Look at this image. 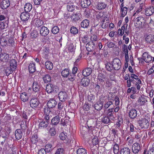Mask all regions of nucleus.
<instances>
[{"mask_svg":"<svg viewBox=\"0 0 154 154\" xmlns=\"http://www.w3.org/2000/svg\"><path fill=\"white\" fill-rule=\"evenodd\" d=\"M145 22L144 17L139 16L137 17L134 21V25L136 28H141L142 27V24Z\"/></svg>","mask_w":154,"mask_h":154,"instance_id":"obj_1","label":"nucleus"},{"mask_svg":"<svg viewBox=\"0 0 154 154\" xmlns=\"http://www.w3.org/2000/svg\"><path fill=\"white\" fill-rule=\"evenodd\" d=\"M97 79L98 82L103 83V82H106V84H108V86L109 87L110 84L109 83V79L106 76L103 74L101 73H99L98 74Z\"/></svg>","mask_w":154,"mask_h":154,"instance_id":"obj_2","label":"nucleus"},{"mask_svg":"<svg viewBox=\"0 0 154 154\" xmlns=\"http://www.w3.org/2000/svg\"><path fill=\"white\" fill-rule=\"evenodd\" d=\"M121 62L120 60L117 58L114 59L112 61V66L113 69L118 70L121 68Z\"/></svg>","mask_w":154,"mask_h":154,"instance_id":"obj_3","label":"nucleus"},{"mask_svg":"<svg viewBox=\"0 0 154 154\" xmlns=\"http://www.w3.org/2000/svg\"><path fill=\"white\" fill-rule=\"evenodd\" d=\"M29 103L30 106L35 109L37 108L40 103V102L37 98L33 97L30 100Z\"/></svg>","mask_w":154,"mask_h":154,"instance_id":"obj_4","label":"nucleus"},{"mask_svg":"<svg viewBox=\"0 0 154 154\" xmlns=\"http://www.w3.org/2000/svg\"><path fill=\"white\" fill-rule=\"evenodd\" d=\"M140 126L142 128H147L149 126V123L148 120L146 119H142L138 121Z\"/></svg>","mask_w":154,"mask_h":154,"instance_id":"obj_5","label":"nucleus"},{"mask_svg":"<svg viewBox=\"0 0 154 154\" xmlns=\"http://www.w3.org/2000/svg\"><path fill=\"white\" fill-rule=\"evenodd\" d=\"M144 6V3H141L139 6L137 7L136 11L134 14V16H139L143 13Z\"/></svg>","mask_w":154,"mask_h":154,"instance_id":"obj_6","label":"nucleus"},{"mask_svg":"<svg viewBox=\"0 0 154 154\" xmlns=\"http://www.w3.org/2000/svg\"><path fill=\"white\" fill-rule=\"evenodd\" d=\"M43 22L38 19H32L31 22L32 26L38 28L41 26L43 25Z\"/></svg>","mask_w":154,"mask_h":154,"instance_id":"obj_7","label":"nucleus"},{"mask_svg":"<svg viewBox=\"0 0 154 154\" xmlns=\"http://www.w3.org/2000/svg\"><path fill=\"white\" fill-rule=\"evenodd\" d=\"M142 58L146 63H149L152 60V57L148 52H146L143 53L142 55Z\"/></svg>","mask_w":154,"mask_h":154,"instance_id":"obj_8","label":"nucleus"},{"mask_svg":"<svg viewBox=\"0 0 154 154\" xmlns=\"http://www.w3.org/2000/svg\"><path fill=\"white\" fill-rule=\"evenodd\" d=\"M29 96V93L26 92H23L20 93V98L22 101L25 102L28 100Z\"/></svg>","mask_w":154,"mask_h":154,"instance_id":"obj_9","label":"nucleus"},{"mask_svg":"<svg viewBox=\"0 0 154 154\" xmlns=\"http://www.w3.org/2000/svg\"><path fill=\"white\" fill-rule=\"evenodd\" d=\"M137 102L139 106H142L145 104L147 102V100L145 97L141 96L139 98Z\"/></svg>","mask_w":154,"mask_h":154,"instance_id":"obj_10","label":"nucleus"},{"mask_svg":"<svg viewBox=\"0 0 154 154\" xmlns=\"http://www.w3.org/2000/svg\"><path fill=\"white\" fill-rule=\"evenodd\" d=\"M66 93L64 91H61L58 94V97L60 100L61 102L64 101L67 98Z\"/></svg>","mask_w":154,"mask_h":154,"instance_id":"obj_11","label":"nucleus"},{"mask_svg":"<svg viewBox=\"0 0 154 154\" xmlns=\"http://www.w3.org/2000/svg\"><path fill=\"white\" fill-rule=\"evenodd\" d=\"M49 32V30L48 28L45 26L42 27L40 30V35L43 36L47 35Z\"/></svg>","mask_w":154,"mask_h":154,"instance_id":"obj_12","label":"nucleus"},{"mask_svg":"<svg viewBox=\"0 0 154 154\" xmlns=\"http://www.w3.org/2000/svg\"><path fill=\"white\" fill-rule=\"evenodd\" d=\"M41 86L36 82H34L32 85V90L35 92L38 93L40 91Z\"/></svg>","mask_w":154,"mask_h":154,"instance_id":"obj_13","label":"nucleus"},{"mask_svg":"<svg viewBox=\"0 0 154 154\" xmlns=\"http://www.w3.org/2000/svg\"><path fill=\"white\" fill-rule=\"evenodd\" d=\"M56 88L54 85L51 84H48L47 85L46 87V90L48 93H50L54 91H56Z\"/></svg>","mask_w":154,"mask_h":154,"instance_id":"obj_14","label":"nucleus"},{"mask_svg":"<svg viewBox=\"0 0 154 154\" xmlns=\"http://www.w3.org/2000/svg\"><path fill=\"white\" fill-rule=\"evenodd\" d=\"M81 14L79 12L73 14L71 16V19L73 21L76 22L81 17Z\"/></svg>","mask_w":154,"mask_h":154,"instance_id":"obj_15","label":"nucleus"},{"mask_svg":"<svg viewBox=\"0 0 154 154\" xmlns=\"http://www.w3.org/2000/svg\"><path fill=\"white\" fill-rule=\"evenodd\" d=\"M57 101L54 99L51 98L47 103V106L48 108H52L54 107L57 105Z\"/></svg>","mask_w":154,"mask_h":154,"instance_id":"obj_16","label":"nucleus"},{"mask_svg":"<svg viewBox=\"0 0 154 154\" xmlns=\"http://www.w3.org/2000/svg\"><path fill=\"white\" fill-rule=\"evenodd\" d=\"M29 17V15L28 13L23 12L20 15V18L23 21H26L28 20Z\"/></svg>","mask_w":154,"mask_h":154,"instance_id":"obj_17","label":"nucleus"},{"mask_svg":"<svg viewBox=\"0 0 154 154\" xmlns=\"http://www.w3.org/2000/svg\"><path fill=\"white\" fill-rule=\"evenodd\" d=\"M86 48L88 51H91L95 49V46L93 42H89L86 44Z\"/></svg>","mask_w":154,"mask_h":154,"instance_id":"obj_18","label":"nucleus"},{"mask_svg":"<svg viewBox=\"0 0 154 154\" xmlns=\"http://www.w3.org/2000/svg\"><path fill=\"white\" fill-rule=\"evenodd\" d=\"M140 149V147L139 144L137 143H135L132 145V150L134 153H136L139 152Z\"/></svg>","mask_w":154,"mask_h":154,"instance_id":"obj_19","label":"nucleus"},{"mask_svg":"<svg viewBox=\"0 0 154 154\" xmlns=\"http://www.w3.org/2000/svg\"><path fill=\"white\" fill-rule=\"evenodd\" d=\"M10 5V3L9 0H2L1 3V7L2 9L7 8Z\"/></svg>","mask_w":154,"mask_h":154,"instance_id":"obj_20","label":"nucleus"},{"mask_svg":"<svg viewBox=\"0 0 154 154\" xmlns=\"http://www.w3.org/2000/svg\"><path fill=\"white\" fill-rule=\"evenodd\" d=\"M129 116L131 119H134L137 116V111L134 109H131L129 112Z\"/></svg>","mask_w":154,"mask_h":154,"instance_id":"obj_21","label":"nucleus"},{"mask_svg":"<svg viewBox=\"0 0 154 154\" xmlns=\"http://www.w3.org/2000/svg\"><path fill=\"white\" fill-rule=\"evenodd\" d=\"M81 5L83 8H86L90 6L91 4L90 0H80Z\"/></svg>","mask_w":154,"mask_h":154,"instance_id":"obj_22","label":"nucleus"},{"mask_svg":"<svg viewBox=\"0 0 154 154\" xmlns=\"http://www.w3.org/2000/svg\"><path fill=\"white\" fill-rule=\"evenodd\" d=\"M0 59L4 62H7L9 60H10L11 59L9 57V54L6 53H4L1 55Z\"/></svg>","mask_w":154,"mask_h":154,"instance_id":"obj_23","label":"nucleus"},{"mask_svg":"<svg viewBox=\"0 0 154 154\" xmlns=\"http://www.w3.org/2000/svg\"><path fill=\"white\" fill-rule=\"evenodd\" d=\"M92 72V69L88 67L83 69L82 72V74L84 76H88L91 74Z\"/></svg>","mask_w":154,"mask_h":154,"instance_id":"obj_24","label":"nucleus"},{"mask_svg":"<svg viewBox=\"0 0 154 154\" xmlns=\"http://www.w3.org/2000/svg\"><path fill=\"white\" fill-rule=\"evenodd\" d=\"M154 13V7L153 6H150L146 8L145 11V14L147 16H150Z\"/></svg>","mask_w":154,"mask_h":154,"instance_id":"obj_25","label":"nucleus"},{"mask_svg":"<svg viewBox=\"0 0 154 154\" xmlns=\"http://www.w3.org/2000/svg\"><path fill=\"white\" fill-rule=\"evenodd\" d=\"M145 40L147 43L151 44L154 42V36L151 34L147 35L146 37Z\"/></svg>","mask_w":154,"mask_h":154,"instance_id":"obj_26","label":"nucleus"},{"mask_svg":"<svg viewBox=\"0 0 154 154\" xmlns=\"http://www.w3.org/2000/svg\"><path fill=\"white\" fill-rule=\"evenodd\" d=\"M90 83V80L87 78H83L81 80V83L82 86L86 87L88 86Z\"/></svg>","mask_w":154,"mask_h":154,"instance_id":"obj_27","label":"nucleus"},{"mask_svg":"<svg viewBox=\"0 0 154 154\" xmlns=\"http://www.w3.org/2000/svg\"><path fill=\"white\" fill-rule=\"evenodd\" d=\"M15 136L17 140H19L21 139L22 136V133L20 129H17L16 130Z\"/></svg>","mask_w":154,"mask_h":154,"instance_id":"obj_28","label":"nucleus"},{"mask_svg":"<svg viewBox=\"0 0 154 154\" xmlns=\"http://www.w3.org/2000/svg\"><path fill=\"white\" fill-rule=\"evenodd\" d=\"M60 121V118L59 116H56L52 119L51 122L52 124L56 125Z\"/></svg>","mask_w":154,"mask_h":154,"instance_id":"obj_29","label":"nucleus"},{"mask_svg":"<svg viewBox=\"0 0 154 154\" xmlns=\"http://www.w3.org/2000/svg\"><path fill=\"white\" fill-rule=\"evenodd\" d=\"M32 9V6L30 3H27L26 4L24 7L25 12L28 13L31 11Z\"/></svg>","mask_w":154,"mask_h":154,"instance_id":"obj_30","label":"nucleus"},{"mask_svg":"<svg viewBox=\"0 0 154 154\" xmlns=\"http://www.w3.org/2000/svg\"><path fill=\"white\" fill-rule=\"evenodd\" d=\"M29 70L30 73H33L36 70V67L35 63H31L29 66Z\"/></svg>","mask_w":154,"mask_h":154,"instance_id":"obj_31","label":"nucleus"},{"mask_svg":"<svg viewBox=\"0 0 154 154\" xmlns=\"http://www.w3.org/2000/svg\"><path fill=\"white\" fill-rule=\"evenodd\" d=\"M106 5L104 2H99L97 4V8L99 10L103 9L105 8Z\"/></svg>","mask_w":154,"mask_h":154,"instance_id":"obj_32","label":"nucleus"},{"mask_svg":"<svg viewBox=\"0 0 154 154\" xmlns=\"http://www.w3.org/2000/svg\"><path fill=\"white\" fill-rule=\"evenodd\" d=\"M130 150L127 147H123L120 149V154H130Z\"/></svg>","mask_w":154,"mask_h":154,"instance_id":"obj_33","label":"nucleus"},{"mask_svg":"<svg viewBox=\"0 0 154 154\" xmlns=\"http://www.w3.org/2000/svg\"><path fill=\"white\" fill-rule=\"evenodd\" d=\"M17 66V62L14 59L10 60V67L13 69H16Z\"/></svg>","mask_w":154,"mask_h":154,"instance_id":"obj_34","label":"nucleus"},{"mask_svg":"<svg viewBox=\"0 0 154 154\" xmlns=\"http://www.w3.org/2000/svg\"><path fill=\"white\" fill-rule=\"evenodd\" d=\"M111 149H112L113 152L115 154H117L119 150V146L117 143H115V144L113 145Z\"/></svg>","mask_w":154,"mask_h":154,"instance_id":"obj_35","label":"nucleus"},{"mask_svg":"<svg viewBox=\"0 0 154 154\" xmlns=\"http://www.w3.org/2000/svg\"><path fill=\"white\" fill-rule=\"evenodd\" d=\"M89 22L88 20L85 19L83 20L81 24V26L84 28H87L89 26Z\"/></svg>","mask_w":154,"mask_h":154,"instance_id":"obj_36","label":"nucleus"},{"mask_svg":"<svg viewBox=\"0 0 154 154\" xmlns=\"http://www.w3.org/2000/svg\"><path fill=\"white\" fill-rule=\"evenodd\" d=\"M100 119L101 121L104 123H108L110 121L109 118L107 116L104 115L101 116Z\"/></svg>","mask_w":154,"mask_h":154,"instance_id":"obj_37","label":"nucleus"},{"mask_svg":"<svg viewBox=\"0 0 154 154\" xmlns=\"http://www.w3.org/2000/svg\"><path fill=\"white\" fill-rule=\"evenodd\" d=\"M113 102L112 100H110L108 101H106L104 104L103 108L105 109H107L109 106L112 104H113Z\"/></svg>","mask_w":154,"mask_h":154,"instance_id":"obj_38","label":"nucleus"},{"mask_svg":"<svg viewBox=\"0 0 154 154\" xmlns=\"http://www.w3.org/2000/svg\"><path fill=\"white\" fill-rule=\"evenodd\" d=\"M31 140L32 144H36L38 141V136L37 134L33 135L31 138Z\"/></svg>","mask_w":154,"mask_h":154,"instance_id":"obj_39","label":"nucleus"},{"mask_svg":"<svg viewBox=\"0 0 154 154\" xmlns=\"http://www.w3.org/2000/svg\"><path fill=\"white\" fill-rule=\"evenodd\" d=\"M53 149L52 146L50 144L48 143L45 146V150L46 152H50Z\"/></svg>","mask_w":154,"mask_h":154,"instance_id":"obj_40","label":"nucleus"},{"mask_svg":"<svg viewBox=\"0 0 154 154\" xmlns=\"http://www.w3.org/2000/svg\"><path fill=\"white\" fill-rule=\"evenodd\" d=\"M8 27V25L6 22H0V29L2 30L5 29Z\"/></svg>","mask_w":154,"mask_h":154,"instance_id":"obj_41","label":"nucleus"},{"mask_svg":"<svg viewBox=\"0 0 154 154\" xmlns=\"http://www.w3.org/2000/svg\"><path fill=\"white\" fill-rule=\"evenodd\" d=\"M45 66L46 68L49 70H51L53 68L52 63L50 61H47L45 63Z\"/></svg>","mask_w":154,"mask_h":154,"instance_id":"obj_42","label":"nucleus"},{"mask_svg":"<svg viewBox=\"0 0 154 154\" xmlns=\"http://www.w3.org/2000/svg\"><path fill=\"white\" fill-rule=\"evenodd\" d=\"M94 106V107L96 110H100L102 109L103 106V103L102 101L99 104H95Z\"/></svg>","mask_w":154,"mask_h":154,"instance_id":"obj_43","label":"nucleus"},{"mask_svg":"<svg viewBox=\"0 0 154 154\" xmlns=\"http://www.w3.org/2000/svg\"><path fill=\"white\" fill-rule=\"evenodd\" d=\"M43 79L44 82L45 83H47L51 82V76L48 75H46L43 77Z\"/></svg>","mask_w":154,"mask_h":154,"instance_id":"obj_44","label":"nucleus"},{"mask_svg":"<svg viewBox=\"0 0 154 154\" xmlns=\"http://www.w3.org/2000/svg\"><path fill=\"white\" fill-rule=\"evenodd\" d=\"M70 32L71 34L75 35L78 33V30L76 27L73 26L71 27Z\"/></svg>","mask_w":154,"mask_h":154,"instance_id":"obj_45","label":"nucleus"},{"mask_svg":"<svg viewBox=\"0 0 154 154\" xmlns=\"http://www.w3.org/2000/svg\"><path fill=\"white\" fill-rule=\"evenodd\" d=\"M77 154H87V151L85 148H79L77 151Z\"/></svg>","mask_w":154,"mask_h":154,"instance_id":"obj_46","label":"nucleus"},{"mask_svg":"<svg viewBox=\"0 0 154 154\" xmlns=\"http://www.w3.org/2000/svg\"><path fill=\"white\" fill-rule=\"evenodd\" d=\"M69 74V70L68 69H66L62 70L61 72L62 75L64 77H67Z\"/></svg>","mask_w":154,"mask_h":154,"instance_id":"obj_47","label":"nucleus"},{"mask_svg":"<svg viewBox=\"0 0 154 154\" xmlns=\"http://www.w3.org/2000/svg\"><path fill=\"white\" fill-rule=\"evenodd\" d=\"M48 125V122L43 121L40 122L39 123V127L43 128H45L47 127Z\"/></svg>","mask_w":154,"mask_h":154,"instance_id":"obj_48","label":"nucleus"},{"mask_svg":"<svg viewBox=\"0 0 154 154\" xmlns=\"http://www.w3.org/2000/svg\"><path fill=\"white\" fill-rule=\"evenodd\" d=\"M105 68L108 71H111L113 69L112 64L109 63H107L105 65Z\"/></svg>","mask_w":154,"mask_h":154,"instance_id":"obj_49","label":"nucleus"},{"mask_svg":"<svg viewBox=\"0 0 154 154\" xmlns=\"http://www.w3.org/2000/svg\"><path fill=\"white\" fill-rule=\"evenodd\" d=\"M128 8L126 7H124L123 8L121 9V15L122 17H125L127 13Z\"/></svg>","mask_w":154,"mask_h":154,"instance_id":"obj_50","label":"nucleus"},{"mask_svg":"<svg viewBox=\"0 0 154 154\" xmlns=\"http://www.w3.org/2000/svg\"><path fill=\"white\" fill-rule=\"evenodd\" d=\"M67 134L65 132H62L60 134L59 137L60 139L62 140H66L67 138Z\"/></svg>","mask_w":154,"mask_h":154,"instance_id":"obj_51","label":"nucleus"},{"mask_svg":"<svg viewBox=\"0 0 154 154\" xmlns=\"http://www.w3.org/2000/svg\"><path fill=\"white\" fill-rule=\"evenodd\" d=\"M14 70L11 68H10V67L7 68L5 70L6 75L7 76L9 75L10 74L13 72V70Z\"/></svg>","mask_w":154,"mask_h":154,"instance_id":"obj_52","label":"nucleus"},{"mask_svg":"<svg viewBox=\"0 0 154 154\" xmlns=\"http://www.w3.org/2000/svg\"><path fill=\"white\" fill-rule=\"evenodd\" d=\"M49 134L51 136H54L56 134V131L54 128H51L49 130Z\"/></svg>","mask_w":154,"mask_h":154,"instance_id":"obj_53","label":"nucleus"},{"mask_svg":"<svg viewBox=\"0 0 154 154\" xmlns=\"http://www.w3.org/2000/svg\"><path fill=\"white\" fill-rule=\"evenodd\" d=\"M67 9L69 11H72L75 9V6L72 4H69L67 6Z\"/></svg>","mask_w":154,"mask_h":154,"instance_id":"obj_54","label":"nucleus"},{"mask_svg":"<svg viewBox=\"0 0 154 154\" xmlns=\"http://www.w3.org/2000/svg\"><path fill=\"white\" fill-rule=\"evenodd\" d=\"M108 113H107V115L109 117H110L111 119L112 118H113L114 117L113 116V113L114 112L113 111V109H109L107 110Z\"/></svg>","mask_w":154,"mask_h":154,"instance_id":"obj_55","label":"nucleus"},{"mask_svg":"<svg viewBox=\"0 0 154 154\" xmlns=\"http://www.w3.org/2000/svg\"><path fill=\"white\" fill-rule=\"evenodd\" d=\"M64 149L62 148H58L56 151L55 154H64Z\"/></svg>","mask_w":154,"mask_h":154,"instance_id":"obj_56","label":"nucleus"},{"mask_svg":"<svg viewBox=\"0 0 154 154\" xmlns=\"http://www.w3.org/2000/svg\"><path fill=\"white\" fill-rule=\"evenodd\" d=\"M59 31L58 27L57 26H54L51 30V32L53 33L54 34H56Z\"/></svg>","mask_w":154,"mask_h":154,"instance_id":"obj_57","label":"nucleus"},{"mask_svg":"<svg viewBox=\"0 0 154 154\" xmlns=\"http://www.w3.org/2000/svg\"><path fill=\"white\" fill-rule=\"evenodd\" d=\"M89 41V38H88L87 35H85L82 38L81 42L84 43H86Z\"/></svg>","mask_w":154,"mask_h":154,"instance_id":"obj_58","label":"nucleus"},{"mask_svg":"<svg viewBox=\"0 0 154 154\" xmlns=\"http://www.w3.org/2000/svg\"><path fill=\"white\" fill-rule=\"evenodd\" d=\"M91 105H89L88 103H85L83 106V109L86 111H88L90 109Z\"/></svg>","mask_w":154,"mask_h":154,"instance_id":"obj_59","label":"nucleus"},{"mask_svg":"<svg viewBox=\"0 0 154 154\" xmlns=\"http://www.w3.org/2000/svg\"><path fill=\"white\" fill-rule=\"evenodd\" d=\"M68 49L69 51L71 52L74 51L75 50V48L72 44L70 43L68 45Z\"/></svg>","mask_w":154,"mask_h":154,"instance_id":"obj_60","label":"nucleus"},{"mask_svg":"<svg viewBox=\"0 0 154 154\" xmlns=\"http://www.w3.org/2000/svg\"><path fill=\"white\" fill-rule=\"evenodd\" d=\"M92 142L94 145H96L97 144L98 142V138L97 137H94L92 139Z\"/></svg>","mask_w":154,"mask_h":154,"instance_id":"obj_61","label":"nucleus"},{"mask_svg":"<svg viewBox=\"0 0 154 154\" xmlns=\"http://www.w3.org/2000/svg\"><path fill=\"white\" fill-rule=\"evenodd\" d=\"M91 11L89 8H86L84 12V14L87 17H89L90 15Z\"/></svg>","mask_w":154,"mask_h":154,"instance_id":"obj_62","label":"nucleus"},{"mask_svg":"<svg viewBox=\"0 0 154 154\" xmlns=\"http://www.w3.org/2000/svg\"><path fill=\"white\" fill-rule=\"evenodd\" d=\"M8 41V45L9 46L12 45L14 42V39L12 37L10 38Z\"/></svg>","mask_w":154,"mask_h":154,"instance_id":"obj_63","label":"nucleus"},{"mask_svg":"<svg viewBox=\"0 0 154 154\" xmlns=\"http://www.w3.org/2000/svg\"><path fill=\"white\" fill-rule=\"evenodd\" d=\"M154 72V65H153L148 70L147 74L150 75Z\"/></svg>","mask_w":154,"mask_h":154,"instance_id":"obj_64","label":"nucleus"}]
</instances>
